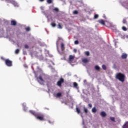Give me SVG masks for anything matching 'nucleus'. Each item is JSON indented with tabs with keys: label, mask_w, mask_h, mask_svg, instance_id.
I'll use <instances>...</instances> for the list:
<instances>
[{
	"label": "nucleus",
	"mask_w": 128,
	"mask_h": 128,
	"mask_svg": "<svg viewBox=\"0 0 128 128\" xmlns=\"http://www.w3.org/2000/svg\"><path fill=\"white\" fill-rule=\"evenodd\" d=\"M116 78L120 82H124V78H126V76L122 73H118L116 76Z\"/></svg>",
	"instance_id": "nucleus-1"
},
{
	"label": "nucleus",
	"mask_w": 128,
	"mask_h": 128,
	"mask_svg": "<svg viewBox=\"0 0 128 128\" xmlns=\"http://www.w3.org/2000/svg\"><path fill=\"white\" fill-rule=\"evenodd\" d=\"M36 118L37 120H44V114L38 113Z\"/></svg>",
	"instance_id": "nucleus-2"
},
{
	"label": "nucleus",
	"mask_w": 128,
	"mask_h": 128,
	"mask_svg": "<svg viewBox=\"0 0 128 128\" xmlns=\"http://www.w3.org/2000/svg\"><path fill=\"white\" fill-rule=\"evenodd\" d=\"M5 64L7 66H12V60H8V59H6L5 60Z\"/></svg>",
	"instance_id": "nucleus-3"
},
{
	"label": "nucleus",
	"mask_w": 128,
	"mask_h": 128,
	"mask_svg": "<svg viewBox=\"0 0 128 128\" xmlns=\"http://www.w3.org/2000/svg\"><path fill=\"white\" fill-rule=\"evenodd\" d=\"M64 78H60V80L57 82V86H62V84H64Z\"/></svg>",
	"instance_id": "nucleus-4"
},
{
	"label": "nucleus",
	"mask_w": 128,
	"mask_h": 128,
	"mask_svg": "<svg viewBox=\"0 0 128 128\" xmlns=\"http://www.w3.org/2000/svg\"><path fill=\"white\" fill-rule=\"evenodd\" d=\"M74 60V56H72V55H70L69 56V60H68V62L70 64H72V62Z\"/></svg>",
	"instance_id": "nucleus-5"
},
{
	"label": "nucleus",
	"mask_w": 128,
	"mask_h": 128,
	"mask_svg": "<svg viewBox=\"0 0 128 128\" xmlns=\"http://www.w3.org/2000/svg\"><path fill=\"white\" fill-rule=\"evenodd\" d=\"M99 24H102V26H106V22L104 20H100L98 21Z\"/></svg>",
	"instance_id": "nucleus-6"
},
{
	"label": "nucleus",
	"mask_w": 128,
	"mask_h": 128,
	"mask_svg": "<svg viewBox=\"0 0 128 128\" xmlns=\"http://www.w3.org/2000/svg\"><path fill=\"white\" fill-rule=\"evenodd\" d=\"M29 112H30V113H31L32 114L33 116H35V117L36 116H37V114H38V113H36V112H34V110H30L29 111Z\"/></svg>",
	"instance_id": "nucleus-7"
},
{
	"label": "nucleus",
	"mask_w": 128,
	"mask_h": 128,
	"mask_svg": "<svg viewBox=\"0 0 128 128\" xmlns=\"http://www.w3.org/2000/svg\"><path fill=\"white\" fill-rule=\"evenodd\" d=\"M60 48H61V50L62 52H64V43H61L60 44Z\"/></svg>",
	"instance_id": "nucleus-8"
},
{
	"label": "nucleus",
	"mask_w": 128,
	"mask_h": 128,
	"mask_svg": "<svg viewBox=\"0 0 128 128\" xmlns=\"http://www.w3.org/2000/svg\"><path fill=\"white\" fill-rule=\"evenodd\" d=\"M128 58V54H126L123 53L122 56V58L124 60Z\"/></svg>",
	"instance_id": "nucleus-9"
},
{
	"label": "nucleus",
	"mask_w": 128,
	"mask_h": 128,
	"mask_svg": "<svg viewBox=\"0 0 128 128\" xmlns=\"http://www.w3.org/2000/svg\"><path fill=\"white\" fill-rule=\"evenodd\" d=\"M62 96V92H58L55 95V96L56 98H60Z\"/></svg>",
	"instance_id": "nucleus-10"
},
{
	"label": "nucleus",
	"mask_w": 128,
	"mask_h": 128,
	"mask_svg": "<svg viewBox=\"0 0 128 128\" xmlns=\"http://www.w3.org/2000/svg\"><path fill=\"white\" fill-rule=\"evenodd\" d=\"M37 80H38V82H40H40H44V79H42V77L41 76H39V77L37 78Z\"/></svg>",
	"instance_id": "nucleus-11"
},
{
	"label": "nucleus",
	"mask_w": 128,
	"mask_h": 128,
	"mask_svg": "<svg viewBox=\"0 0 128 128\" xmlns=\"http://www.w3.org/2000/svg\"><path fill=\"white\" fill-rule=\"evenodd\" d=\"M100 114L101 116H102V118H104V116H106V114L104 112H101Z\"/></svg>",
	"instance_id": "nucleus-12"
},
{
	"label": "nucleus",
	"mask_w": 128,
	"mask_h": 128,
	"mask_svg": "<svg viewBox=\"0 0 128 128\" xmlns=\"http://www.w3.org/2000/svg\"><path fill=\"white\" fill-rule=\"evenodd\" d=\"M11 26H16V22L14 20L11 21Z\"/></svg>",
	"instance_id": "nucleus-13"
},
{
	"label": "nucleus",
	"mask_w": 128,
	"mask_h": 128,
	"mask_svg": "<svg viewBox=\"0 0 128 128\" xmlns=\"http://www.w3.org/2000/svg\"><path fill=\"white\" fill-rule=\"evenodd\" d=\"M82 62H84V64H86V62H88V58H84L82 60Z\"/></svg>",
	"instance_id": "nucleus-14"
},
{
	"label": "nucleus",
	"mask_w": 128,
	"mask_h": 128,
	"mask_svg": "<svg viewBox=\"0 0 128 128\" xmlns=\"http://www.w3.org/2000/svg\"><path fill=\"white\" fill-rule=\"evenodd\" d=\"M123 128H128V122H126V124L123 126Z\"/></svg>",
	"instance_id": "nucleus-15"
},
{
	"label": "nucleus",
	"mask_w": 128,
	"mask_h": 128,
	"mask_svg": "<svg viewBox=\"0 0 128 128\" xmlns=\"http://www.w3.org/2000/svg\"><path fill=\"white\" fill-rule=\"evenodd\" d=\"M94 68L96 70H100V66H98V65L94 66Z\"/></svg>",
	"instance_id": "nucleus-16"
},
{
	"label": "nucleus",
	"mask_w": 128,
	"mask_h": 128,
	"mask_svg": "<svg viewBox=\"0 0 128 128\" xmlns=\"http://www.w3.org/2000/svg\"><path fill=\"white\" fill-rule=\"evenodd\" d=\"M12 4H14V6H18V3L14 1L12 2Z\"/></svg>",
	"instance_id": "nucleus-17"
},
{
	"label": "nucleus",
	"mask_w": 128,
	"mask_h": 128,
	"mask_svg": "<svg viewBox=\"0 0 128 128\" xmlns=\"http://www.w3.org/2000/svg\"><path fill=\"white\" fill-rule=\"evenodd\" d=\"M94 20H96L97 18H98V14H96L94 16Z\"/></svg>",
	"instance_id": "nucleus-18"
},
{
	"label": "nucleus",
	"mask_w": 128,
	"mask_h": 128,
	"mask_svg": "<svg viewBox=\"0 0 128 128\" xmlns=\"http://www.w3.org/2000/svg\"><path fill=\"white\" fill-rule=\"evenodd\" d=\"M122 30H124V32H126L128 30V28H126L124 26L122 27Z\"/></svg>",
	"instance_id": "nucleus-19"
},
{
	"label": "nucleus",
	"mask_w": 128,
	"mask_h": 128,
	"mask_svg": "<svg viewBox=\"0 0 128 128\" xmlns=\"http://www.w3.org/2000/svg\"><path fill=\"white\" fill-rule=\"evenodd\" d=\"M84 110L85 114H88V108H86V107L84 108Z\"/></svg>",
	"instance_id": "nucleus-20"
},
{
	"label": "nucleus",
	"mask_w": 128,
	"mask_h": 128,
	"mask_svg": "<svg viewBox=\"0 0 128 128\" xmlns=\"http://www.w3.org/2000/svg\"><path fill=\"white\" fill-rule=\"evenodd\" d=\"M76 110L78 114H80V108H76Z\"/></svg>",
	"instance_id": "nucleus-21"
},
{
	"label": "nucleus",
	"mask_w": 128,
	"mask_h": 128,
	"mask_svg": "<svg viewBox=\"0 0 128 128\" xmlns=\"http://www.w3.org/2000/svg\"><path fill=\"white\" fill-rule=\"evenodd\" d=\"M110 120H112V122H116L114 117H110Z\"/></svg>",
	"instance_id": "nucleus-22"
},
{
	"label": "nucleus",
	"mask_w": 128,
	"mask_h": 128,
	"mask_svg": "<svg viewBox=\"0 0 128 128\" xmlns=\"http://www.w3.org/2000/svg\"><path fill=\"white\" fill-rule=\"evenodd\" d=\"M92 112H96V108L95 107L92 108Z\"/></svg>",
	"instance_id": "nucleus-23"
},
{
	"label": "nucleus",
	"mask_w": 128,
	"mask_h": 128,
	"mask_svg": "<svg viewBox=\"0 0 128 128\" xmlns=\"http://www.w3.org/2000/svg\"><path fill=\"white\" fill-rule=\"evenodd\" d=\"M53 10H54V12H58V8H55L53 9Z\"/></svg>",
	"instance_id": "nucleus-24"
},
{
	"label": "nucleus",
	"mask_w": 128,
	"mask_h": 128,
	"mask_svg": "<svg viewBox=\"0 0 128 128\" xmlns=\"http://www.w3.org/2000/svg\"><path fill=\"white\" fill-rule=\"evenodd\" d=\"M58 28H60V29L62 28V25H60V23H58Z\"/></svg>",
	"instance_id": "nucleus-25"
},
{
	"label": "nucleus",
	"mask_w": 128,
	"mask_h": 128,
	"mask_svg": "<svg viewBox=\"0 0 128 128\" xmlns=\"http://www.w3.org/2000/svg\"><path fill=\"white\" fill-rule=\"evenodd\" d=\"M102 68L104 70H106V65H102Z\"/></svg>",
	"instance_id": "nucleus-26"
},
{
	"label": "nucleus",
	"mask_w": 128,
	"mask_h": 128,
	"mask_svg": "<svg viewBox=\"0 0 128 128\" xmlns=\"http://www.w3.org/2000/svg\"><path fill=\"white\" fill-rule=\"evenodd\" d=\"M73 14H78V12L76 10H75L74 11Z\"/></svg>",
	"instance_id": "nucleus-27"
},
{
	"label": "nucleus",
	"mask_w": 128,
	"mask_h": 128,
	"mask_svg": "<svg viewBox=\"0 0 128 128\" xmlns=\"http://www.w3.org/2000/svg\"><path fill=\"white\" fill-rule=\"evenodd\" d=\"M51 26L53 28H54L56 26V23L52 22V23L51 24Z\"/></svg>",
	"instance_id": "nucleus-28"
},
{
	"label": "nucleus",
	"mask_w": 128,
	"mask_h": 128,
	"mask_svg": "<svg viewBox=\"0 0 128 128\" xmlns=\"http://www.w3.org/2000/svg\"><path fill=\"white\" fill-rule=\"evenodd\" d=\"M74 88H78V83H76V82H74Z\"/></svg>",
	"instance_id": "nucleus-29"
},
{
	"label": "nucleus",
	"mask_w": 128,
	"mask_h": 128,
	"mask_svg": "<svg viewBox=\"0 0 128 128\" xmlns=\"http://www.w3.org/2000/svg\"><path fill=\"white\" fill-rule=\"evenodd\" d=\"M85 54H86V56H90V52H88V51L86 52H85Z\"/></svg>",
	"instance_id": "nucleus-30"
},
{
	"label": "nucleus",
	"mask_w": 128,
	"mask_h": 128,
	"mask_svg": "<svg viewBox=\"0 0 128 128\" xmlns=\"http://www.w3.org/2000/svg\"><path fill=\"white\" fill-rule=\"evenodd\" d=\"M26 32H30V27H27L26 28Z\"/></svg>",
	"instance_id": "nucleus-31"
},
{
	"label": "nucleus",
	"mask_w": 128,
	"mask_h": 128,
	"mask_svg": "<svg viewBox=\"0 0 128 128\" xmlns=\"http://www.w3.org/2000/svg\"><path fill=\"white\" fill-rule=\"evenodd\" d=\"M48 4H52V0H47Z\"/></svg>",
	"instance_id": "nucleus-32"
},
{
	"label": "nucleus",
	"mask_w": 128,
	"mask_h": 128,
	"mask_svg": "<svg viewBox=\"0 0 128 128\" xmlns=\"http://www.w3.org/2000/svg\"><path fill=\"white\" fill-rule=\"evenodd\" d=\"M19 52H20V50L16 49V51H15V53L16 54H18Z\"/></svg>",
	"instance_id": "nucleus-33"
},
{
	"label": "nucleus",
	"mask_w": 128,
	"mask_h": 128,
	"mask_svg": "<svg viewBox=\"0 0 128 128\" xmlns=\"http://www.w3.org/2000/svg\"><path fill=\"white\" fill-rule=\"evenodd\" d=\"M122 22L124 24H126V19H124L123 20H122Z\"/></svg>",
	"instance_id": "nucleus-34"
},
{
	"label": "nucleus",
	"mask_w": 128,
	"mask_h": 128,
	"mask_svg": "<svg viewBox=\"0 0 128 128\" xmlns=\"http://www.w3.org/2000/svg\"><path fill=\"white\" fill-rule=\"evenodd\" d=\"M74 44H78V40H76L74 42Z\"/></svg>",
	"instance_id": "nucleus-35"
},
{
	"label": "nucleus",
	"mask_w": 128,
	"mask_h": 128,
	"mask_svg": "<svg viewBox=\"0 0 128 128\" xmlns=\"http://www.w3.org/2000/svg\"><path fill=\"white\" fill-rule=\"evenodd\" d=\"M24 48H29L28 45L25 44L24 45Z\"/></svg>",
	"instance_id": "nucleus-36"
},
{
	"label": "nucleus",
	"mask_w": 128,
	"mask_h": 128,
	"mask_svg": "<svg viewBox=\"0 0 128 128\" xmlns=\"http://www.w3.org/2000/svg\"><path fill=\"white\" fill-rule=\"evenodd\" d=\"M88 106H89V108H92V104H88Z\"/></svg>",
	"instance_id": "nucleus-37"
},
{
	"label": "nucleus",
	"mask_w": 128,
	"mask_h": 128,
	"mask_svg": "<svg viewBox=\"0 0 128 128\" xmlns=\"http://www.w3.org/2000/svg\"><path fill=\"white\" fill-rule=\"evenodd\" d=\"M56 47L58 48V41L56 42Z\"/></svg>",
	"instance_id": "nucleus-38"
},
{
	"label": "nucleus",
	"mask_w": 128,
	"mask_h": 128,
	"mask_svg": "<svg viewBox=\"0 0 128 128\" xmlns=\"http://www.w3.org/2000/svg\"><path fill=\"white\" fill-rule=\"evenodd\" d=\"M73 52H74L76 53V52H77L76 49H74Z\"/></svg>",
	"instance_id": "nucleus-39"
},
{
	"label": "nucleus",
	"mask_w": 128,
	"mask_h": 128,
	"mask_svg": "<svg viewBox=\"0 0 128 128\" xmlns=\"http://www.w3.org/2000/svg\"><path fill=\"white\" fill-rule=\"evenodd\" d=\"M1 59H2V60H4V62H6V59H4V57H1Z\"/></svg>",
	"instance_id": "nucleus-40"
},
{
	"label": "nucleus",
	"mask_w": 128,
	"mask_h": 128,
	"mask_svg": "<svg viewBox=\"0 0 128 128\" xmlns=\"http://www.w3.org/2000/svg\"><path fill=\"white\" fill-rule=\"evenodd\" d=\"M40 8L42 10H44V6H41Z\"/></svg>",
	"instance_id": "nucleus-41"
},
{
	"label": "nucleus",
	"mask_w": 128,
	"mask_h": 128,
	"mask_svg": "<svg viewBox=\"0 0 128 128\" xmlns=\"http://www.w3.org/2000/svg\"><path fill=\"white\" fill-rule=\"evenodd\" d=\"M40 0V2H44V0Z\"/></svg>",
	"instance_id": "nucleus-42"
},
{
	"label": "nucleus",
	"mask_w": 128,
	"mask_h": 128,
	"mask_svg": "<svg viewBox=\"0 0 128 128\" xmlns=\"http://www.w3.org/2000/svg\"><path fill=\"white\" fill-rule=\"evenodd\" d=\"M43 12V14H46V12Z\"/></svg>",
	"instance_id": "nucleus-43"
},
{
	"label": "nucleus",
	"mask_w": 128,
	"mask_h": 128,
	"mask_svg": "<svg viewBox=\"0 0 128 128\" xmlns=\"http://www.w3.org/2000/svg\"><path fill=\"white\" fill-rule=\"evenodd\" d=\"M64 104H66V105L68 104H66V102H65Z\"/></svg>",
	"instance_id": "nucleus-44"
},
{
	"label": "nucleus",
	"mask_w": 128,
	"mask_h": 128,
	"mask_svg": "<svg viewBox=\"0 0 128 128\" xmlns=\"http://www.w3.org/2000/svg\"><path fill=\"white\" fill-rule=\"evenodd\" d=\"M49 122H50V121H49Z\"/></svg>",
	"instance_id": "nucleus-45"
}]
</instances>
